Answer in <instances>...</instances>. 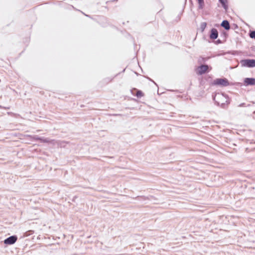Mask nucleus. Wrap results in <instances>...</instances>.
<instances>
[{
	"label": "nucleus",
	"mask_w": 255,
	"mask_h": 255,
	"mask_svg": "<svg viewBox=\"0 0 255 255\" xmlns=\"http://www.w3.org/2000/svg\"><path fill=\"white\" fill-rule=\"evenodd\" d=\"M214 100L219 105L223 106L228 103V97L227 95L224 94L218 93L216 94L214 97Z\"/></svg>",
	"instance_id": "obj_1"
},
{
	"label": "nucleus",
	"mask_w": 255,
	"mask_h": 255,
	"mask_svg": "<svg viewBox=\"0 0 255 255\" xmlns=\"http://www.w3.org/2000/svg\"><path fill=\"white\" fill-rule=\"evenodd\" d=\"M241 64L243 67H255V59H245L241 61Z\"/></svg>",
	"instance_id": "obj_2"
},
{
	"label": "nucleus",
	"mask_w": 255,
	"mask_h": 255,
	"mask_svg": "<svg viewBox=\"0 0 255 255\" xmlns=\"http://www.w3.org/2000/svg\"><path fill=\"white\" fill-rule=\"evenodd\" d=\"M213 84L215 85H220L221 86H227L229 85V81L227 79L224 78H219L215 79Z\"/></svg>",
	"instance_id": "obj_3"
},
{
	"label": "nucleus",
	"mask_w": 255,
	"mask_h": 255,
	"mask_svg": "<svg viewBox=\"0 0 255 255\" xmlns=\"http://www.w3.org/2000/svg\"><path fill=\"white\" fill-rule=\"evenodd\" d=\"M17 239L16 236H10L4 240V243L6 245H12L16 242Z\"/></svg>",
	"instance_id": "obj_4"
},
{
	"label": "nucleus",
	"mask_w": 255,
	"mask_h": 255,
	"mask_svg": "<svg viewBox=\"0 0 255 255\" xmlns=\"http://www.w3.org/2000/svg\"><path fill=\"white\" fill-rule=\"evenodd\" d=\"M208 68L209 67L207 65H202L198 67L197 73L198 75H202L207 71Z\"/></svg>",
	"instance_id": "obj_5"
},
{
	"label": "nucleus",
	"mask_w": 255,
	"mask_h": 255,
	"mask_svg": "<svg viewBox=\"0 0 255 255\" xmlns=\"http://www.w3.org/2000/svg\"><path fill=\"white\" fill-rule=\"evenodd\" d=\"M218 36V32L215 28H212L211 30L210 37L212 39H216Z\"/></svg>",
	"instance_id": "obj_6"
},
{
	"label": "nucleus",
	"mask_w": 255,
	"mask_h": 255,
	"mask_svg": "<svg viewBox=\"0 0 255 255\" xmlns=\"http://www.w3.org/2000/svg\"><path fill=\"white\" fill-rule=\"evenodd\" d=\"M244 82L246 85H255V79L247 78L245 79Z\"/></svg>",
	"instance_id": "obj_7"
},
{
	"label": "nucleus",
	"mask_w": 255,
	"mask_h": 255,
	"mask_svg": "<svg viewBox=\"0 0 255 255\" xmlns=\"http://www.w3.org/2000/svg\"><path fill=\"white\" fill-rule=\"evenodd\" d=\"M221 25L226 30H229L230 28L229 22L228 20H224L222 21Z\"/></svg>",
	"instance_id": "obj_8"
},
{
	"label": "nucleus",
	"mask_w": 255,
	"mask_h": 255,
	"mask_svg": "<svg viewBox=\"0 0 255 255\" xmlns=\"http://www.w3.org/2000/svg\"><path fill=\"white\" fill-rule=\"evenodd\" d=\"M225 10L228 9L227 0H219Z\"/></svg>",
	"instance_id": "obj_9"
},
{
	"label": "nucleus",
	"mask_w": 255,
	"mask_h": 255,
	"mask_svg": "<svg viewBox=\"0 0 255 255\" xmlns=\"http://www.w3.org/2000/svg\"><path fill=\"white\" fill-rule=\"evenodd\" d=\"M26 136L27 137H28L29 139H30L31 140H39V138H40V137H38L37 135L32 136V135H26Z\"/></svg>",
	"instance_id": "obj_10"
},
{
	"label": "nucleus",
	"mask_w": 255,
	"mask_h": 255,
	"mask_svg": "<svg viewBox=\"0 0 255 255\" xmlns=\"http://www.w3.org/2000/svg\"><path fill=\"white\" fill-rule=\"evenodd\" d=\"M41 142L48 143L50 142V140L48 138H44L43 137H40L39 140Z\"/></svg>",
	"instance_id": "obj_11"
},
{
	"label": "nucleus",
	"mask_w": 255,
	"mask_h": 255,
	"mask_svg": "<svg viewBox=\"0 0 255 255\" xmlns=\"http://www.w3.org/2000/svg\"><path fill=\"white\" fill-rule=\"evenodd\" d=\"M136 96L137 97H141L143 96V94L141 91H138L136 93Z\"/></svg>",
	"instance_id": "obj_12"
},
{
	"label": "nucleus",
	"mask_w": 255,
	"mask_h": 255,
	"mask_svg": "<svg viewBox=\"0 0 255 255\" xmlns=\"http://www.w3.org/2000/svg\"><path fill=\"white\" fill-rule=\"evenodd\" d=\"M250 36L251 38L255 39V31H252L250 34Z\"/></svg>",
	"instance_id": "obj_13"
},
{
	"label": "nucleus",
	"mask_w": 255,
	"mask_h": 255,
	"mask_svg": "<svg viewBox=\"0 0 255 255\" xmlns=\"http://www.w3.org/2000/svg\"><path fill=\"white\" fill-rule=\"evenodd\" d=\"M198 0V2L200 4V8H202V5L204 3V0Z\"/></svg>",
	"instance_id": "obj_14"
},
{
	"label": "nucleus",
	"mask_w": 255,
	"mask_h": 255,
	"mask_svg": "<svg viewBox=\"0 0 255 255\" xmlns=\"http://www.w3.org/2000/svg\"><path fill=\"white\" fill-rule=\"evenodd\" d=\"M206 26V23L204 22L202 24V28H205V26Z\"/></svg>",
	"instance_id": "obj_15"
}]
</instances>
